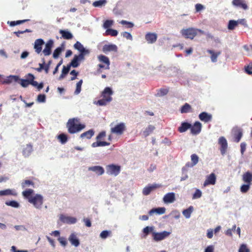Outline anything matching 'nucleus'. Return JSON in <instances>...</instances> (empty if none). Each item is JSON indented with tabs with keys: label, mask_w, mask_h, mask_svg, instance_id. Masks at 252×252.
<instances>
[{
	"label": "nucleus",
	"mask_w": 252,
	"mask_h": 252,
	"mask_svg": "<svg viewBox=\"0 0 252 252\" xmlns=\"http://www.w3.org/2000/svg\"><path fill=\"white\" fill-rule=\"evenodd\" d=\"M22 194L23 197L27 199L29 203L32 204L35 208L37 209L41 208L43 204V197L41 194H34V190L31 189L23 191Z\"/></svg>",
	"instance_id": "f257e3e1"
},
{
	"label": "nucleus",
	"mask_w": 252,
	"mask_h": 252,
	"mask_svg": "<svg viewBox=\"0 0 252 252\" xmlns=\"http://www.w3.org/2000/svg\"><path fill=\"white\" fill-rule=\"evenodd\" d=\"M66 127L68 132L73 134L84 128L85 126L83 124H79L77 119L72 118L68 120L66 124Z\"/></svg>",
	"instance_id": "f03ea898"
},
{
	"label": "nucleus",
	"mask_w": 252,
	"mask_h": 252,
	"mask_svg": "<svg viewBox=\"0 0 252 252\" xmlns=\"http://www.w3.org/2000/svg\"><path fill=\"white\" fill-rule=\"evenodd\" d=\"M113 92L111 88L106 87L101 93L102 98L98 100L96 104L99 106H105L112 100V95Z\"/></svg>",
	"instance_id": "7ed1b4c3"
},
{
	"label": "nucleus",
	"mask_w": 252,
	"mask_h": 252,
	"mask_svg": "<svg viewBox=\"0 0 252 252\" xmlns=\"http://www.w3.org/2000/svg\"><path fill=\"white\" fill-rule=\"evenodd\" d=\"M181 33L185 38L193 39L195 36L203 34V31L195 28H189L182 29Z\"/></svg>",
	"instance_id": "20e7f679"
},
{
	"label": "nucleus",
	"mask_w": 252,
	"mask_h": 252,
	"mask_svg": "<svg viewBox=\"0 0 252 252\" xmlns=\"http://www.w3.org/2000/svg\"><path fill=\"white\" fill-rule=\"evenodd\" d=\"M106 132L102 131L98 133L96 137V141L92 143V146L94 148L97 147H104L109 146L110 143L106 141H101V140L104 139L106 137Z\"/></svg>",
	"instance_id": "39448f33"
},
{
	"label": "nucleus",
	"mask_w": 252,
	"mask_h": 252,
	"mask_svg": "<svg viewBox=\"0 0 252 252\" xmlns=\"http://www.w3.org/2000/svg\"><path fill=\"white\" fill-rule=\"evenodd\" d=\"M106 169L107 174L117 176L121 172V166L119 165L110 164L106 166Z\"/></svg>",
	"instance_id": "423d86ee"
},
{
	"label": "nucleus",
	"mask_w": 252,
	"mask_h": 252,
	"mask_svg": "<svg viewBox=\"0 0 252 252\" xmlns=\"http://www.w3.org/2000/svg\"><path fill=\"white\" fill-rule=\"evenodd\" d=\"M26 79H22L20 80V84L23 87H27L29 85L35 86L37 84V81H34L35 78L34 75L32 73H28L26 76Z\"/></svg>",
	"instance_id": "0eeeda50"
},
{
	"label": "nucleus",
	"mask_w": 252,
	"mask_h": 252,
	"mask_svg": "<svg viewBox=\"0 0 252 252\" xmlns=\"http://www.w3.org/2000/svg\"><path fill=\"white\" fill-rule=\"evenodd\" d=\"M110 130L111 133L121 135L126 130V126L125 123H120L114 127H111Z\"/></svg>",
	"instance_id": "6e6552de"
},
{
	"label": "nucleus",
	"mask_w": 252,
	"mask_h": 252,
	"mask_svg": "<svg viewBox=\"0 0 252 252\" xmlns=\"http://www.w3.org/2000/svg\"><path fill=\"white\" fill-rule=\"evenodd\" d=\"M232 135L233 141L238 143L243 136L242 129L236 127L232 129Z\"/></svg>",
	"instance_id": "1a4fd4ad"
},
{
	"label": "nucleus",
	"mask_w": 252,
	"mask_h": 252,
	"mask_svg": "<svg viewBox=\"0 0 252 252\" xmlns=\"http://www.w3.org/2000/svg\"><path fill=\"white\" fill-rule=\"evenodd\" d=\"M218 143L220 145V151L221 154L223 155L225 154L227 149L228 144L227 142L223 136H221L219 138Z\"/></svg>",
	"instance_id": "9d476101"
},
{
	"label": "nucleus",
	"mask_w": 252,
	"mask_h": 252,
	"mask_svg": "<svg viewBox=\"0 0 252 252\" xmlns=\"http://www.w3.org/2000/svg\"><path fill=\"white\" fill-rule=\"evenodd\" d=\"M44 40L41 38H38L35 40L33 45L35 52L39 54L42 52V46L44 44Z\"/></svg>",
	"instance_id": "9b49d317"
},
{
	"label": "nucleus",
	"mask_w": 252,
	"mask_h": 252,
	"mask_svg": "<svg viewBox=\"0 0 252 252\" xmlns=\"http://www.w3.org/2000/svg\"><path fill=\"white\" fill-rule=\"evenodd\" d=\"M161 187V185L157 184H154L150 186L145 187L143 189V194L145 195H149L152 191L155 189Z\"/></svg>",
	"instance_id": "f8f14e48"
},
{
	"label": "nucleus",
	"mask_w": 252,
	"mask_h": 252,
	"mask_svg": "<svg viewBox=\"0 0 252 252\" xmlns=\"http://www.w3.org/2000/svg\"><path fill=\"white\" fill-rule=\"evenodd\" d=\"M54 42L52 40H48L45 44V47L42 51L44 56H49L51 54V49L53 46Z\"/></svg>",
	"instance_id": "ddd939ff"
},
{
	"label": "nucleus",
	"mask_w": 252,
	"mask_h": 252,
	"mask_svg": "<svg viewBox=\"0 0 252 252\" xmlns=\"http://www.w3.org/2000/svg\"><path fill=\"white\" fill-rule=\"evenodd\" d=\"M232 4L236 7L241 8L244 10L248 9V6L244 0H233Z\"/></svg>",
	"instance_id": "4468645a"
},
{
	"label": "nucleus",
	"mask_w": 252,
	"mask_h": 252,
	"mask_svg": "<svg viewBox=\"0 0 252 252\" xmlns=\"http://www.w3.org/2000/svg\"><path fill=\"white\" fill-rule=\"evenodd\" d=\"M190 132L193 135L198 134L201 129V124L199 122H196L193 126L191 125V127L190 128Z\"/></svg>",
	"instance_id": "2eb2a0df"
},
{
	"label": "nucleus",
	"mask_w": 252,
	"mask_h": 252,
	"mask_svg": "<svg viewBox=\"0 0 252 252\" xmlns=\"http://www.w3.org/2000/svg\"><path fill=\"white\" fill-rule=\"evenodd\" d=\"M60 219L63 222L68 224H74L77 221L76 219L74 217H66L63 215L60 216Z\"/></svg>",
	"instance_id": "dca6fc26"
},
{
	"label": "nucleus",
	"mask_w": 252,
	"mask_h": 252,
	"mask_svg": "<svg viewBox=\"0 0 252 252\" xmlns=\"http://www.w3.org/2000/svg\"><path fill=\"white\" fill-rule=\"evenodd\" d=\"M170 233L164 231L160 233H154V239L156 241L162 240L167 237Z\"/></svg>",
	"instance_id": "f3484780"
},
{
	"label": "nucleus",
	"mask_w": 252,
	"mask_h": 252,
	"mask_svg": "<svg viewBox=\"0 0 252 252\" xmlns=\"http://www.w3.org/2000/svg\"><path fill=\"white\" fill-rule=\"evenodd\" d=\"M165 203H171L175 200V195L174 192H170L166 194L163 198Z\"/></svg>",
	"instance_id": "a211bd4d"
},
{
	"label": "nucleus",
	"mask_w": 252,
	"mask_h": 252,
	"mask_svg": "<svg viewBox=\"0 0 252 252\" xmlns=\"http://www.w3.org/2000/svg\"><path fill=\"white\" fill-rule=\"evenodd\" d=\"M145 39L148 43H154L157 39V34L155 33L148 32L145 35Z\"/></svg>",
	"instance_id": "6ab92c4d"
},
{
	"label": "nucleus",
	"mask_w": 252,
	"mask_h": 252,
	"mask_svg": "<svg viewBox=\"0 0 252 252\" xmlns=\"http://www.w3.org/2000/svg\"><path fill=\"white\" fill-rule=\"evenodd\" d=\"M207 52L210 54L211 61L213 63H215L217 61L218 57L221 53L220 51H215L213 50H208Z\"/></svg>",
	"instance_id": "aec40b11"
},
{
	"label": "nucleus",
	"mask_w": 252,
	"mask_h": 252,
	"mask_svg": "<svg viewBox=\"0 0 252 252\" xmlns=\"http://www.w3.org/2000/svg\"><path fill=\"white\" fill-rule=\"evenodd\" d=\"M216 175L215 173H212L207 177L206 179V186L207 185H214L216 182Z\"/></svg>",
	"instance_id": "412c9836"
},
{
	"label": "nucleus",
	"mask_w": 252,
	"mask_h": 252,
	"mask_svg": "<svg viewBox=\"0 0 252 252\" xmlns=\"http://www.w3.org/2000/svg\"><path fill=\"white\" fill-rule=\"evenodd\" d=\"M88 170L95 172L97 175H101L104 173V168L98 165L90 167Z\"/></svg>",
	"instance_id": "4be33fe9"
},
{
	"label": "nucleus",
	"mask_w": 252,
	"mask_h": 252,
	"mask_svg": "<svg viewBox=\"0 0 252 252\" xmlns=\"http://www.w3.org/2000/svg\"><path fill=\"white\" fill-rule=\"evenodd\" d=\"M117 51V47L114 44H106L102 48V51L105 53L111 51L116 52Z\"/></svg>",
	"instance_id": "5701e85b"
},
{
	"label": "nucleus",
	"mask_w": 252,
	"mask_h": 252,
	"mask_svg": "<svg viewBox=\"0 0 252 252\" xmlns=\"http://www.w3.org/2000/svg\"><path fill=\"white\" fill-rule=\"evenodd\" d=\"M68 240L72 245L76 247H78L80 244L79 239L77 238L76 235L74 233L70 234L68 238Z\"/></svg>",
	"instance_id": "b1692460"
},
{
	"label": "nucleus",
	"mask_w": 252,
	"mask_h": 252,
	"mask_svg": "<svg viewBox=\"0 0 252 252\" xmlns=\"http://www.w3.org/2000/svg\"><path fill=\"white\" fill-rule=\"evenodd\" d=\"M5 195H13L16 196L17 195V193L15 189H6L0 190V196Z\"/></svg>",
	"instance_id": "393cba45"
},
{
	"label": "nucleus",
	"mask_w": 252,
	"mask_h": 252,
	"mask_svg": "<svg viewBox=\"0 0 252 252\" xmlns=\"http://www.w3.org/2000/svg\"><path fill=\"white\" fill-rule=\"evenodd\" d=\"M98 59L99 62L106 64L105 69H109L110 61L109 58L103 55H100L98 56Z\"/></svg>",
	"instance_id": "a878e982"
},
{
	"label": "nucleus",
	"mask_w": 252,
	"mask_h": 252,
	"mask_svg": "<svg viewBox=\"0 0 252 252\" xmlns=\"http://www.w3.org/2000/svg\"><path fill=\"white\" fill-rule=\"evenodd\" d=\"M242 180L245 183L251 184L252 182V173L249 171L244 173L242 176Z\"/></svg>",
	"instance_id": "bb28decb"
},
{
	"label": "nucleus",
	"mask_w": 252,
	"mask_h": 252,
	"mask_svg": "<svg viewBox=\"0 0 252 252\" xmlns=\"http://www.w3.org/2000/svg\"><path fill=\"white\" fill-rule=\"evenodd\" d=\"M59 32L62 35V37L64 39H71L73 38L72 34L69 31L66 30H61Z\"/></svg>",
	"instance_id": "cd10ccee"
},
{
	"label": "nucleus",
	"mask_w": 252,
	"mask_h": 252,
	"mask_svg": "<svg viewBox=\"0 0 252 252\" xmlns=\"http://www.w3.org/2000/svg\"><path fill=\"white\" fill-rule=\"evenodd\" d=\"M19 80V77L15 75H10L8 77H7L3 81V83L4 84H8L10 83H11L13 82H16Z\"/></svg>",
	"instance_id": "c85d7f7f"
},
{
	"label": "nucleus",
	"mask_w": 252,
	"mask_h": 252,
	"mask_svg": "<svg viewBox=\"0 0 252 252\" xmlns=\"http://www.w3.org/2000/svg\"><path fill=\"white\" fill-rule=\"evenodd\" d=\"M32 151V146L31 144H27L26 147L23 150V155L25 157H28L31 155Z\"/></svg>",
	"instance_id": "c756f323"
},
{
	"label": "nucleus",
	"mask_w": 252,
	"mask_h": 252,
	"mask_svg": "<svg viewBox=\"0 0 252 252\" xmlns=\"http://www.w3.org/2000/svg\"><path fill=\"white\" fill-rule=\"evenodd\" d=\"M190 124L187 122H183L181 124V126L178 127V131L181 133H183L190 129Z\"/></svg>",
	"instance_id": "7c9ffc66"
},
{
	"label": "nucleus",
	"mask_w": 252,
	"mask_h": 252,
	"mask_svg": "<svg viewBox=\"0 0 252 252\" xmlns=\"http://www.w3.org/2000/svg\"><path fill=\"white\" fill-rule=\"evenodd\" d=\"M94 131L93 129H90L80 135V137L82 138H86L87 139H91L94 135Z\"/></svg>",
	"instance_id": "2f4dec72"
},
{
	"label": "nucleus",
	"mask_w": 252,
	"mask_h": 252,
	"mask_svg": "<svg viewBox=\"0 0 252 252\" xmlns=\"http://www.w3.org/2000/svg\"><path fill=\"white\" fill-rule=\"evenodd\" d=\"M191 106L188 103H186L183 106H182L180 109L181 113H187L192 112Z\"/></svg>",
	"instance_id": "473e14b6"
},
{
	"label": "nucleus",
	"mask_w": 252,
	"mask_h": 252,
	"mask_svg": "<svg viewBox=\"0 0 252 252\" xmlns=\"http://www.w3.org/2000/svg\"><path fill=\"white\" fill-rule=\"evenodd\" d=\"M165 212V209L164 207L154 208L149 211V214L152 215L154 213H156L158 214L161 215L163 214Z\"/></svg>",
	"instance_id": "72a5a7b5"
},
{
	"label": "nucleus",
	"mask_w": 252,
	"mask_h": 252,
	"mask_svg": "<svg viewBox=\"0 0 252 252\" xmlns=\"http://www.w3.org/2000/svg\"><path fill=\"white\" fill-rule=\"evenodd\" d=\"M193 211V207L192 206H189L188 209L184 210L183 211V215L187 219L189 218L191 214Z\"/></svg>",
	"instance_id": "f704fd0d"
},
{
	"label": "nucleus",
	"mask_w": 252,
	"mask_h": 252,
	"mask_svg": "<svg viewBox=\"0 0 252 252\" xmlns=\"http://www.w3.org/2000/svg\"><path fill=\"white\" fill-rule=\"evenodd\" d=\"M59 141L63 144H65L68 140V136L66 134L61 133L57 136Z\"/></svg>",
	"instance_id": "c9c22d12"
},
{
	"label": "nucleus",
	"mask_w": 252,
	"mask_h": 252,
	"mask_svg": "<svg viewBox=\"0 0 252 252\" xmlns=\"http://www.w3.org/2000/svg\"><path fill=\"white\" fill-rule=\"evenodd\" d=\"M74 48L80 52H86L88 50L86 49L83 45L79 41H77L74 45Z\"/></svg>",
	"instance_id": "e433bc0d"
},
{
	"label": "nucleus",
	"mask_w": 252,
	"mask_h": 252,
	"mask_svg": "<svg viewBox=\"0 0 252 252\" xmlns=\"http://www.w3.org/2000/svg\"><path fill=\"white\" fill-rule=\"evenodd\" d=\"M30 186L34 187V183L33 182L29 180H25L23 181L21 183V186L23 189H25L27 187H30Z\"/></svg>",
	"instance_id": "4c0bfd02"
},
{
	"label": "nucleus",
	"mask_w": 252,
	"mask_h": 252,
	"mask_svg": "<svg viewBox=\"0 0 252 252\" xmlns=\"http://www.w3.org/2000/svg\"><path fill=\"white\" fill-rule=\"evenodd\" d=\"M238 21L230 20L228 25V29L230 30H233L238 25Z\"/></svg>",
	"instance_id": "58836bf2"
},
{
	"label": "nucleus",
	"mask_w": 252,
	"mask_h": 252,
	"mask_svg": "<svg viewBox=\"0 0 252 252\" xmlns=\"http://www.w3.org/2000/svg\"><path fill=\"white\" fill-rule=\"evenodd\" d=\"M155 127L154 126L149 125L146 129L144 131L143 133L145 136H147L150 135L155 129Z\"/></svg>",
	"instance_id": "ea45409f"
},
{
	"label": "nucleus",
	"mask_w": 252,
	"mask_h": 252,
	"mask_svg": "<svg viewBox=\"0 0 252 252\" xmlns=\"http://www.w3.org/2000/svg\"><path fill=\"white\" fill-rule=\"evenodd\" d=\"M78 61L79 60L78 57H77V55H75L69 65L70 67L72 66L73 67H77L79 64Z\"/></svg>",
	"instance_id": "a19ab883"
},
{
	"label": "nucleus",
	"mask_w": 252,
	"mask_h": 252,
	"mask_svg": "<svg viewBox=\"0 0 252 252\" xmlns=\"http://www.w3.org/2000/svg\"><path fill=\"white\" fill-rule=\"evenodd\" d=\"M120 23L124 26H125V27L127 29L132 28L134 27V24L133 23L126 20H122Z\"/></svg>",
	"instance_id": "79ce46f5"
},
{
	"label": "nucleus",
	"mask_w": 252,
	"mask_h": 252,
	"mask_svg": "<svg viewBox=\"0 0 252 252\" xmlns=\"http://www.w3.org/2000/svg\"><path fill=\"white\" fill-rule=\"evenodd\" d=\"M106 3V0H99L97 1H94L93 3V5L94 7H101L102 5H104Z\"/></svg>",
	"instance_id": "37998d69"
},
{
	"label": "nucleus",
	"mask_w": 252,
	"mask_h": 252,
	"mask_svg": "<svg viewBox=\"0 0 252 252\" xmlns=\"http://www.w3.org/2000/svg\"><path fill=\"white\" fill-rule=\"evenodd\" d=\"M83 83V80H80L79 82H78L76 84V90L74 92V94H78L81 91V86Z\"/></svg>",
	"instance_id": "c03bdc74"
},
{
	"label": "nucleus",
	"mask_w": 252,
	"mask_h": 252,
	"mask_svg": "<svg viewBox=\"0 0 252 252\" xmlns=\"http://www.w3.org/2000/svg\"><path fill=\"white\" fill-rule=\"evenodd\" d=\"M168 92V89L161 88L158 90L157 95L159 96H162L166 95Z\"/></svg>",
	"instance_id": "a18cd8bd"
},
{
	"label": "nucleus",
	"mask_w": 252,
	"mask_h": 252,
	"mask_svg": "<svg viewBox=\"0 0 252 252\" xmlns=\"http://www.w3.org/2000/svg\"><path fill=\"white\" fill-rule=\"evenodd\" d=\"M250 184L246 183L243 185L240 188V190L242 193L247 192L250 189Z\"/></svg>",
	"instance_id": "49530a36"
},
{
	"label": "nucleus",
	"mask_w": 252,
	"mask_h": 252,
	"mask_svg": "<svg viewBox=\"0 0 252 252\" xmlns=\"http://www.w3.org/2000/svg\"><path fill=\"white\" fill-rule=\"evenodd\" d=\"M118 32L116 30L109 29L106 31L107 35H111L112 36H116L118 35Z\"/></svg>",
	"instance_id": "de8ad7c7"
},
{
	"label": "nucleus",
	"mask_w": 252,
	"mask_h": 252,
	"mask_svg": "<svg viewBox=\"0 0 252 252\" xmlns=\"http://www.w3.org/2000/svg\"><path fill=\"white\" fill-rule=\"evenodd\" d=\"M5 204L7 206H10L14 208H18L19 206V204L16 201H6Z\"/></svg>",
	"instance_id": "09e8293b"
},
{
	"label": "nucleus",
	"mask_w": 252,
	"mask_h": 252,
	"mask_svg": "<svg viewBox=\"0 0 252 252\" xmlns=\"http://www.w3.org/2000/svg\"><path fill=\"white\" fill-rule=\"evenodd\" d=\"M62 51V49L61 47H58L57 48H56L53 52V58L55 59L58 58L60 54L61 53Z\"/></svg>",
	"instance_id": "8fccbe9b"
},
{
	"label": "nucleus",
	"mask_w": 252,
	"mask_h": 252,
	"mask_svg": "<svg viewBox=\"0 0 252 252\" xmlns=\"http://www.w3.org/2000/svg\"><path fill=\"white\" fill-rule=\"evenodd\" d=\"M111 234V231H107V230H104L102 231L100 234V237L102 239H106L107 237H108L109 236H110Z\"/></svg>",
	"instance_id": "3c124183"
},
{
	"label": "nucleus",
	"mask_w": 252,
	"mask_h": 252,
	"mask_svg": "<svg viewBox=\"0 0 252 252\" xmlns=\"http://www.w3.org/2000/svg\"><path fill=\"white\" fill-rule=\"evenodd\" d=\"M191 158L192 161V164L190 166H193L198 162V157L196 155L193 154L191 156Z\"/></svg>",
	"instance_id": "603ef678"
},
{
	"label": "nucleus",
	"mask_w": 252,
	"mask_h": 252,
	"mask_svg": "<svg viewBox=\"0 0 252 252\" xmlns=\"http://www.w3.org/2000/svg\"><path fill=\"white\" fill-rule=\"evenodd\" d=\"M201 195H202L201 191L199 189H196L194 193L193 194L192 199H195L199 198L201 196Z\"/></svg>",
	"instance_id": "864d4df0"
},
{
	"label": "nucleus",
	"mask_w": 252,
	"mask_h": 252,
	"mask_svg": "<svg viewBox=\"0 0 252 252\" xmlns=\"http://www.w3.org/2000/svg\"><path fill=\"white\" fill-rule=\"evenodd\" d=\"M46 100V95L43 94H40L38 95L37 101L39 102H44Z\"/></svg>",
	"instance_id": "5fc2aeb1"
},
{
	"label": "nucleus",
	"mask_w": 252,
	"mask_h": 252,
	"mask_svg": "<svg viewBox=\"0 0 252 252\" xmlns=\"http://www.w3.org/2000/svg\"><path fill=\"white\" fill-rule=\"evenodd\" d=\"M239 252H250V250L247 248L246 245L242 244L239 249Z\"/></svg>",
	"instance_id": "6e6d98bb"
},
{
	"label": "nucleus",
	"mask_w": 252,
	"mask_h": 252,
	"mask_svg": "<svg viewBox=\"0 0 252 252\" xmlns=\"http://www.w3.org/2000/svg\"><path fill=\"white\" fill-rule=\"evenodd\" d=\"M113 23V21L112 20H106L103 24V27L105 29H107L110 27Z\"/></svg>",
	"instance_id": "4d7b16f0"
},
{
	"label": "nucleus",
	"mask_w": 252,
	"mask_h": 252,
	"mask_svg": "<svg viewBox=\"0 0 252 252\" xmlns=\"http://www.w3.org/2000/svg\"><path fill=\"white\" fill-rule=\"evenodd\" d=\"M58 240L59 241V242L60 243V244H61V245H62L63 246L65 247L66 246L67 242L65 238L63 237H59Z\"/></svg>",
	"instance_id": "13d9d810"
},
{
	"label": "nucleus",
	"mask_w": 252,
	"mask_h": 252,
	"mask_svg": "<svg viewBox=\"0 0 252 252\" xmlns=\"http://www.w3.org/2000/svg\"><path fill=\"white\" fill-rule=\"evenodd\" d=\"M80 54L79 55H77V57H78V59L79 61L83 60L84 59V56L85 55L89 53V50L86 51V52H80Z\"/></svg>",
	"instance_id": "bf43d9fd"
},
{
	"label": "nucleus",
	"mask_w": 252,
	"mask_h": 252,
	"mask_svg": "<svg viewBox=\"0 0 252 252\" xmlns=\"http://www.w3.org/2000/svg\"><path fill=\"white\" fill-rule=\"evenodd\" d=\"M244 49L248 52L247 55H249L252 53V45H244Z\"/></svg>",
	"instance_id": "052dcab7"
},
{
	"label": "nucleus",
	"mask_w": 252,
	"mask_h": 252,
	"mask_svg": "<svg viewBox=\"0 0 252 252\" xmlns=\"http://www.w3.org/2000/svg\"><path fill=\"white\" fill-rule=\"evenodd\" d=\"M32 31L30 29H26L25 31H18L17 32H15L14 33L16 35L17 37L20 36V34L24 33L25 32H31Z\"/></svg>",
	"instance_id": "680f3d73"
},
{
	"label": "nucleus",
	"mask_w": 252,
	"mask_h": 252,
	"mask_svg": "<svg viewBox=\"0 0 252 252\" xmlns=\"http://www.w3.org/2000/svg\"><path fill=\"white\" fill-rule=\"evenodd\" d=\"M79 73L77 72L75 70H73L70 72V74L72 75L73 76L71 77L70 80L73 81L76 79L77 75Z\"/></svg>",
	"instance_id": "e2e57ef3"
},
{
	"label": "nucleus",
	"mask_w": 252,
	"mask_h": 252,
	"mask_svg": "<svg viewBox=\"0 0 252 252\" xmlns=\"http://www.w3.org/2000/svg\"><path fill=\"white\" fill-rule=\"evenodd\" d=\"M122 35H123V36L124 37L126 38L127 39L131 40L132 39V36L131 34L128 32H123L122 33Z\"/></svg>",
	"instance_id": "0e129e2a"
},
{
	"label": "nucleus",
	"mask_w": 252,
	"mask_h": 252,
	"mask_svg": "<svg viewBox=\"0 0 252 252\" xmlns=\"http://www.w3.org/2000/svg\"><path fill=\"white\" fill-rule=\"evenodd\" d=\"M70 69V66L68 64L66 66H63V68L62 69V73H64V74H67L69 71Z\"/></svg>",
	"instance_id": "69168bd1"
},
{
	"label": "nucleus",
	"mask_w": 252,
	"mask_h": 252,
	"mask_svg": "<svg viewBox=\"0 0 252 252\" xmlns=\"http://www.w3.org/2000/svg\"><path fill=\"white\" fill-rule=\"evenodd\" d=\"M247 144L245 142H242L240 144L241 153L243 155L246 149Z\"/></svg>",
	"instance_id": "338daca9"
},
{
	"label": "nucleus",
	"mask_w": 252,
	"mask_h": 252,
	"mask_svg": "<svg viewBox=\"0 0 252 252\" xmlns=\"http://www.w3.org/2000/svg\"><path fill=\"white\" fill-rule=\"evenodd\" d=\"M252 69V63H250L247 67L246 68V71L249 74H252V71L250 70Z\"/></svg>",
	"instance_id": "774afa93"
}]
</instances>
